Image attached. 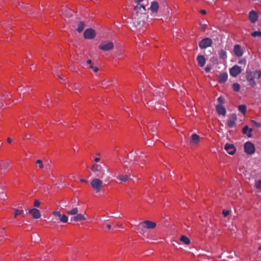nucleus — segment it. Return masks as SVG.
<instances>
[{"label": "nucleus", "instance_id": "6e6552de", "mask_svg": "<svg viewBox=\"0 0 261 261\" xmlns=\"http://www.w3.org/2000/svg\"><path fill=\"white\" fill-rule=\"evenodd\" d=\"M140 225L142 227V230L143 231L142 233H143L144 229H152L155 228L156 226L155 223L148 220H146L142 222Z\"/></svg>", "mask_w": 261, "mask_h": 261}, {"label": "nucleus", "instance_id": "4c0bfd02", "mask_svg": "<svg viewBox=\"0 0 261 261\" xmlns=\"http://www.w3.org/2000/svg\"><path fill=\"white\" fill-rule=\"evenodd\" d=\"M52 214L54 216L57 217L59 218L61 216V215H62L59 211H55V212H53Z\"/></svg>", "mask_w": 261, "mask_h": 261}, {"label": "nucleus", "instance_id": "5701e85b", "mask_svg": "<svg viewBox=\"0 0 261 261\" xmlns=\"http://www.w3.org/2000/svg\"><path fill=\"white\" fill-rule=\"evenodd\" d=\"M159 9V5L156 2H153L151 3L150 10L153 13L157 12Z\"/></svg>", "mask_w": 261, "mask_h": 261}, {"label": "nucleus", "instance_id": "f03ea898", "mask_svg": "<svg viewBox=\"0 0 261 261\" xmlns=\"http://www.w3.org/2000/svg\"><path fill=\"white\" fill-rule=\"evenodd\" d=\"M90 185L93 191L96 194L100 192L103 187V181L99 178H92L90 181Z\"/></svg>", "mask_w": 261, "mask_h": 261}, {"label": "nucleus", "instance_id": "7c9ffc66", "mask_svg": "<svg viewBox=\"0 0 261 261\" xmlns=\"http://www.w3.org/2000/svg\"><path fill=\"white\" fill-rule=\"evenodd\" d=\"M61 222L63 223H66L68 221V217L64 214H62L61 216L59 218Z\"/></svg>", "mask_w": 261, "mask_h": 261}, {"label": "nucleus", "instance_id": "2eb2a0df", "mask_svg": "<svg viewBox=\"0 0 261 261\" xmlns=\"http://www.w3.org/2000/svg\"><path fill=\"white\" fill-rule=\"evenodd\" d=\"M29 213L34 219H38L40 218L41 214L40 211L35 208H31L29 210Z\"/></svg>", "mask_w": 261, "mask_h": 261}, {"label": "nucleus", "instance_id": "ddd939ff", "mask_svg": "<svg viewBox=\"0 0 261 261\" xmlns=\"http://www.w3.org/2000/svg\"><path fill=\"white\" fill-rule=\"evenodd\" d=\"M224 149L230 155H233L236 152V148L232 144L226 143L224 146Z\"/></svg>", "mask_w": 261, "mask_h": 261}, {"label": "nucleus", "instance_id": "37998d69", "mask_svg": "<svg viewBox=\"0 0 261 261\" xmlns=\"http://www.w3.org/2000/svg\"><path fill=\"white\" fill-rule=\"evenodd\" d=\"M252 122L258 127H260V124L258 122H256V121H252Z\"/></svg>", "mask_w": 261, "mask_h": 261}, {"label": "nucleus", "instance_id": "bb28decb", "mask_svg": "<svg viewBox=\"0 0 261 261\" xmlns=\"http://www.w3.org/2000/svg\"><path fill=\"white\" fill-rule=\"evenodd\" d=\"M219 57L222 59H226L227 58V54L225 50L221 49L219 51Z\"/></svg>", "mask_w": 261, "mask_h": 261}, {"label": "nucleus", "instance_id": "6ab92c4d", "mask_svg": "<svg viewBox=\"0 0 261 261\" xmlns=\"http://www.w3.org/2000/svg\"><path fill=\"white\" fill-rule=\"evenodd\" d=\"M198 65L199 67H203L206 62V59L203 55H198L197 57Z\"/></svg>", "mask_w": 261, "mask_h": 261}, {"label": "nucleus", "instance_id": "aec40b11", "mask_svg": "<svg viewBox=\"0 0 261 261\" xmlns=\"http://www.w3.org/2000/svg\"><path fill=\"white\" fill-rule=\"evenodd\" d=\"M216 109L219 115L222 116H225L226 115V110L222 105H217Z\"/></svg>", "mask_w": 261, "mask_h": 261}, {"label": "nucleus", "instance_id": "f257e3e1", "mask_svg": "<svg viewBox=\"0 0 261 261\" xmlns=\"http://www.w3.org/2000/svg\"><path fill=\"white\" fill-rule=\"evenodd\" d=\"M261 77V70H257L254 72H252L250 70H246V78L249 85L252 87H254L256 85V83L254 80V78L259 79Z\"/></svg>", "mask_w": 261, "mask_h": 261}, {"label": "nucleus", "instance_id": "a18cd8bd", "mask_svg": "<svg viewBox=\"0 0 261 261\" xmlns=\"http://www.w3.org/2000/svg\"><path fill=\"white\" fill-rule=\"evenodd\" d=\"M239 64H244L245 63V60H241L239 61Z\"/></svg>", "mask_w": 261, "mask_h": 261}, {"label": "nucleus", "instance_id": "de8ad7c7", "mask_svg": "<svg viewBox=\"0 0 261 261\" xmlns=\"http://www.w3.org/2000/svg\"><path fill=\"white\" fill-rule=\"evenodd\" d=\"M7 142H8V143H11L12 142V140L11 139V138H8L7 139Z\"/></svg>", "mask_w": 261, "mask_h": 261}, {"label": "nucleus", "instance_id": "72a5a7b5", "mask_svg": "<svg viewBox=\"0 0 261 261\" xmlns=\"http://www.w3.org/2000/svg\"><path fill=\"white\" fill-rule=\"evenodd\" d=\"M251 35L253 37H261V32L259 31L253 32L251 34Z\"/></svg>", "mask_w": 261, "mask_h": 261}, {"label": "nucleus", "instance_id": "4468645a", "mask_svg": "<svg viewBox=\"0 0 261 261\" xmlns=\"http://www.w3.org/2000/svg\"><path fill=\"white\" fill-rule=\"evenodd\" d=\"M86 215V214L85 213L84 214H77L76 215L71 218V221L77 222L86 220L87 219Z\"/></svg>", "mask_w": 261, "mask_h": 261}, {"label": "nucleus", "instance_id": "1a4fd4ad", "mask_svg": "<svg viewBox=\"0 0 261 261\" xmlns=\"http://www.w3.org/2000/svg\"><path fill=\"white\" fill-rule=\"evenodd\" d=\"M87 68L91 74L96 73L99 71L98 67L95 66L91 60L87 61Z\"/></svg>", "mask_w": 261, "mask_h": 261}, {"label": "nucleus", "instance_id": "a211bd4d", "mask_svg": "<svg viewBox=\"0 0 261 261\" xmlns=\"http://www.w3.org/2000/svg\"><path fill=\"white\" fill-rule=\"evenodd\" d=\"M233 51L234 55L237 57H241L243 54V50L240 45L236 44L234 46Z\"/></svg>", "mask_w": 261, "mask_h": 261}, {"label": "nucleus", "instance_id": "58836bf2", "mask_svg": "<svg viewBox=\"0 0 261 261\" xmlns=\"http://www.w3.org/2000/svg\"><path fill=\"white\" fill-rule=\"evenodd\" d=\"M222 214L224 217H226L230 214V212L229 210H223L222 212Z\"/></svg>", "mask_w": 261, "mask_h": 261}, {"label": "nucleus", "instance_id": "e433bc0d", "mask_svg": "<svg viewBox=\"0 0 261 261\" xmlns=\"http://www.w3.org/2000/svg\"><path fill=\"white\" fill-rule=\"evenodd\" d=\"M36 164L38 165L39 168L40 169H42L43 168V165L41 160H38L36 162Z\"/></svg>", "mask_w": 261, "mask_h": 261}, {"label": "nucleus", "instance_id": "c756f323", "mask_svg": "<svg viewBox=\"0 0 261 261\" xmlns=\"http://www.w3.org/2000/svg\"><path fill=\"white\" fill-rule=\"evenodd\" d=\"M239 110L243 114H245L246 112V107L245 105H240L238 107Z\"/></svg>", "mask_w": 261, "mask_h": 261}, {"label": "nucleus", "instance_id": "393cba45", "mask_svg": "<svg viewBox=\"0 0 261 261\" xmlns=\"http://www.w3.org/2000/svg\"><path fill=\"white\" fill-rule=\"evenodd\" d=\"M180 241L182 242L184 244L186 245H189L190 244V240L185 236H182L180 239Z\"/></svg>", "mask_w": 261, "mask_h": 261}, {"label": "nucleus", "instance_id": "423d86ee", "mask_svg": "<svg viewBox=\"0 0 261 261\" xmlns=\"http://www.w3.org/2000/svg\"><path fill=\"white\" fill-rule=\"evenodd\" d=\"M244 149L246 154L251 155L255 152V147L252 142L248 141L244 144Z\"/></svg>", "mask_w": 261, "mask_h": 261}, {"label": "nucleus", "instance_id": "c03bdc74", "mask_svg": "<svg viewBox=\"0 0 261 261\" xmlns=\"http://www.w3.org/2000/svg\"><path fill=\"white\" fill-rule=\"evenodd\" d=\"M80 181L81 182H85V183H87L88 182V180H87L86 179H84V178L80 179Z\"/></svg>", "mask_w": 261, "mask_h": 261}, {"label": "nucleus", "instance_id": "dca6fc26", "mask_svg": "<svg viewBox=\"0 0 261 261\" xmlns=\"http://www.w3.org/2000/svg\"><path fill=\"white\" fill-rule=\"evenodd\" d=\"M237 116L236 114H233L231 115L229 118L227 122V125L229 127H233L236 124V121L237 120Z\"/></svg>", "mask_w": 261, "mask_h": 261}, {"label": "nucleus", "instance_id": "f704fd0d", "mask_svg": "<svg viewBox=\"0 0 261 261\" xmlns=\"http://www.w3.org/2000/svg\"><path fill=\"white\" fill-rule=\"evenodd\" d=\"M23 214V210H15V214H14V217H16L18 215H21Z\"/></svg>", "mask_w": 261, "mask_h": 261}, {"label": "nucleus", "instance_id": "f3484780", "mask_svg": "<svg viewBox=\"0 0 261 261\" xmlns=\"http://www.w3.org/2000/svg\"><path fill=\"white\" fill-rule=\"evenodd\" d=\"M249 19L252 23H255L258 19V14L255 11H251L249 14Z\"/></svg>", "mask_w": 261, "mask_h": 261}, {"label": "nucleus", "instance_id": "39448f33", "mask_svg": "<svg viewBox=\"0 0 261 261\" xmlns=\"http://www.w3.org/2000/svg\"><path fill=\"white\" fill-rule=\"evenodd\" d=\"M134 12L137 16L140 17L142 15L146 14V9L144 5L139 4L135 7Z\"/></svg>", "mask_w": 261, "mask_h": 261}, {"label": "nucleus", "instance_id": "ea45409f", "mask_svg": "<svg viewBox=\"0 0 261 261\" xmlns=\"http://www.w3.org/2000/svg\"><path fill=\"white\" fill-rule=\"evenodd\" d=\"M40 201L38 200H36L34 202V206L35 207H39L40 205Z\"/></svg>", "mask_w": 261, "mask_h": 261}, {"label": "nucleus", "instance_id": "79ce46f5", "mask_svg": "<svg viewBox=\"0 0 261 261\" xmlns=\"http://www.w3.org/2000/svg\"><path fill=\"white\" fill-rule=\"evenodd\" d=\"M218 101L220 103L219 105H222V103L223 102V99L222 97H219L218 98Z\"/></svg>", "mask_w": 261, "mask_h": 261}, {"label": "nucleus", "instance_id": "4be33fe9", "mask_svg": "<svg viewBox=\"0 0 261 261\" xmlns=\"http://www.w3.org/2000/svg\"><path fill=\"white\" fill-rule=\"evenodd\" d=\"M227 79V74L226 73H222L219 74L218 81L220 83H224Z\"/></svg>", "mask_w": 261, "mask_h": 261}, {"label": "nucleus", "instance_id": "cd10ccee", "mask_svg": "<svg viewBox=\"0 0 261 261\" xmlns=\"http://www.w3.org/2000/svg\"><path fill=\"white\" fill-rule=\"evenodd\" d=\"M79 210L77 207L73 208L67 212V214L69 215H76L78 213Z\"/></svg>", "mask_w": 261, "mask_h": 261}, {"label": "nucleus", "instance_id": "09e8293b", "mask_svg": "<svg viewBox=\"0 0 261 261\" xmlns=\"http://www.w3.org/2000/svg\"><path fill=\"white\" fill-rule=\"evenodd\" d=\"M201 13L202 14H206V11L205 10H202L201 11Z\"/></svg>", "mask_w": 261, "mask_h": 261}, {"label": "nucleus", "instance_id": "7ed1b4c3", "mask_svg": "<svg viewBox=\"0 0 261 261\" xmlns=\"http://www.w3.org/2000/svg\"><path fill=\"white\" fill-rule=\"evenodd\" d=\"M90 169L95 176L102 178L105 174V170L101 164H93Z\"/></svg>", "mask_w": 261, "mask_h": 261}, {"label": "nucleus", "instance_id": "c9c22d12", "mask_svg": "<svg viewBox=\"0 0 261 261\" xmlns=\"http://www.w3.org/2000/svg\"><path fill=\"white\" fill-rule=\"evenodd\" d=\"M100 160H101V159L100 158V154L99 153L96 154L94 158V161L97 164V163L100 162Z\"/></svg>", "mask_w": 261, "mask_h": 261}, {"label": "nucleus", "instance_id": "0eeeda50", "mask_svg": "<svg viewBox=\"0 0 261 261\" xmlns=\"http://www.w3.org/2000/svg\"><path fill=\"white\" fill-rule=\"evenodd\" d=\"M114 47V44L111 41H105L99 45L98 48L103 51H109Z\"/></svg>", "mask_w": 261, "mask_h": 261}, {"label": "nucleus", "instance_id": "473e14b6", "mask_svg": "<svg viewBox=\"0 0 261 261\" xmlns=\"http://www.w3.org/2000/svg\"><path fill=\"white\" fill-rule=\"evenodd\" d=\"M254 187L257 189H261V179H258L255 181Z\"/></svg>", "mask_w": 261, "mask_h": 261}, {"label": "nucleus", "instance_id": "412c9836", "mask_svg": "<svg viewBox=\"0 0 261 261\" xmlns=\"http://www.w3.org/2000/svg\"><path fill=\"white\" fill-rule=\"evenodd\" d=\"M199 136L197 134H193L191 139V143L197 145L199 142Z\"/></svg>", "mask_w": 261, "mask_h": 261}, {"label": "nucleus", "instance_id": "20e7f679", "mask_svg": "<svg viewBox=\"0 0 261 261\" xmlns=\"http://www.w3.org/2000/svg\"><path fill=\"white\" fill-rule=\"evenodd\" d=\"M135 153L136 155L134 159L135 163L143 167L145 165V155L139 150L136 151Z\"/></svg>", "mask_w": 261, "mask_h": 261}, {"label": "nucleus", "instance_id": "9b49d317", "mask_svg": "<svg viewBox=\"0 0 261 261\" xmlns=\"http://www.w3.org/2000/svg\"><path fill=\"white\" fill-rule=\"evenodd\" d=\"M84 36L85 39H92L95 38L96 34L94 30L88 29L85 31Z\"/></svg>", "mask_w": 261, "mask_h": 261}, {"label": "nucleus", "instance_id": "49530a36", "mask_svg": "<svg viewBox=\"0 0 261 261\" xmlns=\"http://www.w3.org/2000/svg\"><path fill=\"white\" fill-rule=\"evenodd\" d=\"M0 194H1L0 198H2V197H4L5 196V194L4 192H2Z\"/></svg>", "mask_w": 261, "mask_h": 261}, {"label": "nucleus", "instance_id": "2f4dec72", "mask_svg": "<svg viewBox=\"0 0 261 261\" xmlns=\"http://www.w3.org/2000/svg\"><path fill=\"white\" fill-rule=\"evenodd\" d=\"M232 88L233 91L239 92L240 90V86L238 83H234L232 85Z\"/></svg>", "mask_w": 261, "mask_h": 261}, {"label": "nucleus", "instance_id": "9d476101", "mask_svg": "<svg viewBox=\"0 0 261 261\" xmlns=\"http://www.w3.org/2000/svg\"><path fill=\"white\" fill-rule=\"evenodd\" d=\"M212 40L209 38H205L200 41L199 43V46L200 48L204 49L210 47L212 44Z\"/></svg>", "mask_w": 261, "mask_h": 261}, {"label": "nucleus", "instance_id": "a878e982", "mask_svg": "<svg viewBox=\"0 0 261 261\" xmlns=\"http://www.w3.org/2000/svg\"><path fill=\"white\" fill-rule=\"evenodd\" d=\"M117 178L121 181L126 182L129 179V177L125 174H120L117 176Z\"/></svg>", "mask_w": 261, "mask_h": 261}, {"label": "nucleus", "instance_id": "a19ab883", "mask_svg": "<svg viewBox=\"0 0 261 261\" xmlns=\"http://www.w3.org/2000/svg\"><path fill=\"white\" fill-rule=\"evenodd\" d=\"M211 66H210V65H207L206 66L205 68V71H206V72H209L211 71Z\"/></svg>", "mask_w": 261, "mask_h": 261}, {"label": "nucleus", "instance_id": "8fccbe9b", "mask_svg": "<svg viewBox=\"0 0 261 261\" xmlns=\"http://www.w3.org/2000/svg\"><path fill=\"white\" fill-rule=\"evenodd\" d=\"M107 228H108V229H111V225H110V224H107Z\"/></svg>", "mask_w": 261, "mask_h": 261}, {"label": "nucleus", "instance_id": "f8f14e48", "mask_svg": "<svg viewBox=\"0 0 261 261\" xmlns=\"http://www.w3.org/2000/svg\"><path fill=\"white\" fill-rule=\"evenodd\" d=\"M241 71L240 66L234 65L229 69V73L232 76L236 77L241 72Z\"/></svg>", "mask_w": 261, "mask_h": 261}, {"label": "nucleus", "instance_id": "b1692460", "mask_svg": "<svg viewBox=\"0 0 261 261\" xmlns=\"http://www.w3.org/2000/svg\"><path fill=\"white\" fill-rule=\"evenodd\" d=\"M242 131L243 134L247 135L248 137H250L251 136V132L252 129L251 128H249L248 126H245L243 128Z\"/></svg>", "mask_w": 261, "mask_h": 261}, {"label": "nucleus", "instance_id": "c85d7f7f", "mask_svg": "<svg viewBox=\"0 0 261 261\" xmlns=\"http://www.w3.org/2000/svg\"><path fill=\"white\" fill-rule=\"evenodd\" d=\"M85 28V24L83 22H80L77 26V28H76V31L80 33Z\"/></svg>", "mask_w": 261, "mask_h": 261}]
</instances>
